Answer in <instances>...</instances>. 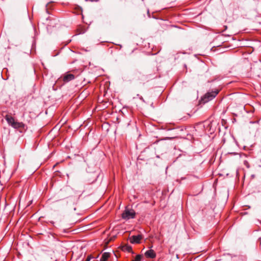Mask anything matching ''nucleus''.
<instances>
[{"instance_id":"nucleus-1","label":"nucleus","mask_w":261,"mask_h":261,"mask_svg":"<svg viewBox=\"0 0 261 261\" xmlns=\"http://www.w3.org/2000/svg\"><path fill=\"white\" fill-rule=\"evenodd\" d=\"M5 119L7 121L8 124L15 129H20V132L22 130L26 129L25 125L22 122H19L15 120L14 118L9 115L5 116Z\"/></svg>"},{"instance_id":"nucleus-8","label":"nucleus","mask_w":261,"mask_h":261,"mask_svg":"<svg viewBox=\"0 0 261 261\" xmlns=\"http://www.w3.org/2000/svg\"><path fill=\"white\" fill-rule=\"evenodd\" d=\"M109 256H110L109 253L105 252L102 254V256L100 258V261H107Z\"/></svg>"},{"instance_id":"nucleus-6","label":"nucleus","mask_w":261,"mask_h":261,"mask_svg":"<svg viewBox=\"0 0 261 261\" xmlns=\"http://www.w3.org/2000/svg\"><path fill=\"white\" fill-rule=\"evenodd\" d=\"M145 255L147 258H153L155 257V253L153 250L150 249L145 252Z\"/></svg>"},{"instance_id":"nucleus-10","label":"nucleus","mask_w":261,"mask_h":261,"mask_svg":"<svg viewBox=\"0 0 261 261\" xmlns=\"http://www.w3.org/2000/svg\"><path fill=\"white\" fill-rule=\"evenodd\" d=\"M142 258V256L140 254H138L136 255L135 259L132 260V261H141V259Z\"/></svg>"},{"instance_id":"nucleus-3","label":"nucleus","mask_w":261,"mask_h":261,"mask_svg":"<svg viewBox=\"0 0 261 261\" xmlns=\"http://www.w3.org/2000/svg\"><path fill=\"white\" fill-rule=\"evenodd\" d=\"M74 79L75 76L74 74L67 72L65 74H64L62 76H61L60 78H59L58 82H63L62 84H64L74 80Z\"/></svg>"},{"instance_id":"nucleus-5","label":"nucleus","mask_w":261,"mask_h":261,"mask_svg":"<svg viewBox=\"0 0 261 261\" xmlns=\"http://www.w3.org/2000/svg\"><path fill=\"white\" fill-rule=\"evenodd\" d=\"M143 236L142 234L133 236L130 238V242L132 244H139Z\"/></svg>"},{"instance_id":"nucleus-4","label":"nucleus","mask_w":261,"mask_h":261,"mask_svg":"<svg viewBox=\"0 0 261 261\" xmlns=\"http://www.w3.org/2000/svg\"><path fill=\"white\" fill-rule=\"evenodd\" d=\"M135 215L136 213L134 210L126 208L122 214V218L125 220H128L130 219L134 218Z\"/></svg>"},{"instance_id":"nucleus-11","label":"nucleus","mask_w":261,"mask_h":261,"mask_svg":"<svg viewBox=\"0 0 261 261\" xmlns=\"http://www.w3.org/2000/svg\"><path fill=\"white\" fill-rule=\"evenodd\" d=\"M139 98H140V99L141 100H142V101H144V99H143V98L142 96H140V97H139Z\"/></svg>"},{"instance_id":"nucleus-13","label":"nucleus","mask_w":261,"mask_h":261,"mask_svg":"<svg viewBox=\"0 0 261 261\" xmlns=\"http://www.w3.org/2000/svg\"><path fill=\"white\" fill-rule=\"evenodd\" d=\"M80 33H84V32H80Z\"/></svg>"},{"instance_id":"nucleus-7","label":"nucleus","mask_w":261,"mask_h":261,"mask_svg":"<svg viewBox=\"0 0 261 261\" xmlns=\"http://www.w3.org/2000/svg\"><path fill=\"white\" fill-rule=\"evenodd\" d=\"M122 249L123 251H126L128 252H132L133 254L134 253V252L133 251L132 246H129V245H125L123 246L122 248Z\"/></svg>"},{"instance_id":"nucleus-12","label":"nucleus","mask_w":261,"mask_h":261,"mask_svg":"<svg viewBox=\"0 0 261 261\" xmlns=\"http://www.w3.org/2000/svg\"><path fill=\"white\" fill-rule=\"evenodd\" d=\"M86 261H90V258H88Z\"/></svg>"},{"instance_id":"nucleus-9","label":"nucleus","mask_w":261,"mask_h":261,"mask_svg":"<svg viewBox=\"0 0 261 261\" xmlns=\"http://www.w3.org/2000/svg\"><path fill=\"white\" fill-rule=\"evenodd\" d=\"M74 198H73L72 197L68 198L66 200L63 201V204H66L67 205L69 203L71 202H74Z\"/></svg>"},{"instance_id":"nucleus-2","label":"nucleus","mask_w":261,"mask_h":261,"mask_svg":"<svg viewBox=\"0 0 261 261\" xmlns=\"http://www.w3.org/2000/svg\"><path fill=\"white\" fill-rule=\"evenodd\" d=\"M219 91L217 90L208 92L206 93L201 98L203 103H206L215 98L218 94Z\"/></svg>"}]
</instances>
